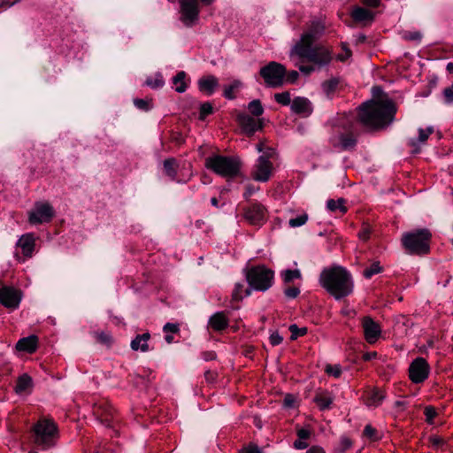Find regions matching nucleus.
Returning a JSON list of instances; mask_svg holds the SVG:
<instances>
[{"instance_id": "obj_1", "label": "nucleus", "mask_w": 453, "mask_h": 453, "mask_svg": "<svg viewBox=\"0 0 453 453\" xmlns=\"http://www.w3.org/2000/svg\"><path fill=\"white\" fill-rule=\"evenodd\" d=\"M395 111L390 100H370L358 107L357 122L368 130L383 129L392 123Z\"/></svg>"}, {"instance_id": "obj_2", "label": "nucleus", "mask_w": 453, "mask_h": 453, "mask_svg": "<svg viewBox=\"0 0 453 453\" xmlns=\"http://www.w3.org/2000/svg\"><path fill=\"white\" fill-rule=\"evenodd\" d=\"M319 283L336 300L349 296L354 289L350 273L340 265L325 268L319 275Z\"/></svg>"}, {"instance_id": "obj_3", "label": "nucleus", "mask_w": 453, "mask_h": 453, "mask_svg": "<svg viewBox=\"0 0 453 453\" xmlns=\"http://www.w3.org/2000/svg\"><path fill=\"white\" fill-rule=\"evenodd\" d=\"M290 57L307 60L320 68L331 62L332 51L323 45L312 47V44H295L290 50Z\"/></svg>"}, {"instance_id": "obj_4", "label": "nucleus", "mask_w": 453, "mask_h": 453, "mask_svg": "<svg viewBox=\"0 0 453 453\" xmlns=\"http://www.w3.org/2000/svg\"><path fill=\"white\" fill-rule=\"evenodd\" d=\"M431 237L432 234L428 229H418L404 233L402 236V243L409 254L424 255L430 250Z\"/></svg>"}, {"instance_id": "obj_5", "label": "nucleus", "mask_w": 453, "mask_h": 453, "mask_svg": "<svg viewBox=\"0 0 453 453\" xmlns=\"http://www.w3.org/2000/svg\"><path fill=\"white\" fill-rule=\"evenodd\" d=\"M205 166L220 176L233 178L240 173L241 161L238 157L215 155L205 159Z\"/></svg>"}, {"instance_id": "obj_6", "label": "nucleus", "mask_w": 453, "mask_h": 453, "mask_svg": "<svg viewBox=\"0 0 453 453\" xmlns=\"http://www.w3.org/2000/svg\"><path fill=\"white\" fill-rule=\"evenodd\" d=\"M274 273L265 266H256L250 269L246 273V279L250 288L245 289L246 296H250L251 289L265 291L273 284Z\"/></svg>"}, {"instance_id": "obj_7", "label": "nucleus", "mask_w": 453, "mask_h": 453, "mask_svg": "<svg viewBox=\"0 0 453 453\" xmlns=\"http://www.w3.org/2000/svg\"><path fill=\"white\" fill-rule=\"evenodd\" d=\"M35 443L43 449L52 447L58 438V428L50 419H40L34 426Z\"/></svg>"}, {"instance_id": "obj_8", "label": "nucleus", "mask_w": 453, "mask_h": 453, "mask_svg": "<svg viewBox=\"0 0 453 453\" xmlns=\"http://www.w3.org/2000/svg\"><path fill=\"white\" fill-rule=\"evenodd\" d=\"M259 74L266 86L279 88L285 82L286 68L283 65L272 61L260 69Z\"/></svg>"}, {"instance_id": "obj_9", "label": "nucleus", "mask_w": 453, "mask_h": 453, "mask_svg": "<svg viewBox=\"0 0 453 453\" xmlns=\"http://www.w3.org/2000/svg\"><path fill=\"white\" fill-rule=\"evenodd\" d=\"M180 21L186 27H193L198 21V0H180Z\"/></svg>"}, {"instance_id": "obj_10", "label": "nucleus", "mask_w": 453, "mask_h": 453, "mask_svg": "<svg viewBox=\"0 0 453 453\" xmlns=\"http://www.w3.org/2000/svg\"><path fill=\"white\" fill-rule=\"evenodd\" d=\"M53 217L54 209L48 202H36L28 212V221L33 225L50 222Z\"/></svg>"}, {"instance_id": "obj_11", "label": "nucleus", "mask_w": 453, "mask_h": 453, "mask_svg": "<svg viewBox=\"0 0 453 453\" xmlns=\"http://www.w3.org/2000/svg\"><path fill=\"white\" fill-rule=\"evenodd\" d=\"M410 379L414 383L423 382L428 376L429 365L423 357L412 361L409 368Z\"/></svg>"}, {"instance_id": "obj_12", "label": "nucleus", "mask_w": 453, "mask_h": 453, "mask_svg": "<svg viewBox=\"0 0 453 453\" xmlns=\"http://www.w3.org/2000/svg\"><path fill=\"white\" fill-rule=\"evenodd\" d=\"M273 173V164L266 157H259L252 171V178L257 181L265 182Z\"/></svg>"}, {"instance_id": "obj_13", "label": "nucleus", "mask_w": 453, "mask_h": 453, "mask_svg": "<svg viewBox=\"0 0 453 453\" xmlns=\"http://www.w3.org/2000/svg\"><path fill=\"white\" fill-rule=\"evenodd\" d=\"M21 300L20 291L12 287H3L0 288V303L9 309L18 308Z\"/></svg>"}, {"instance_id": "obj_14", "label": "nucleus", "mask_w": 453, "mask_h": 453, "mask_svg": "<svg viewBox=\"0 0 453 453\" xmlns=\"http://www.w3.org/2000/svg\"><path fill=\"white\" fill-rule=\"evenodd\" d=\"M325 26L320 21H312L300 40L296 44H313V42L324 33Z\"/></svg>"}, {"instance_id": "obj_15", "label": "nucleus", "mask_w": 453, "mask_h": 453, "mask_svg": "<svg viewBox=\"0 0 453 453\" xmlns=\"http://www.w3.org/2000/svg\"><path fill=\"white\" fill-rule=\"evenodd\" d=\"M245 219L252 225H260L265 221L266 209L259 203H254L244 211Z\"/></svg>"}, {"instance_id": "obj_16", "label": "nucleus", "mask_w": 453, "mask_h": 453, "mask_svg": "<svg viewBox=\"0 0 453 453\" xmlns=\"http://www.w3.org/2000/svg\"><path fill=\"white\" fill-rule=\"evenodd\" d=\"M237 121L242 132L249 136H252L256 131L263 128V122L261 119L256 120L245 113L239 114L237 116Z\"/></svg>"}, {"instance_id": "obj_17", "label": "nucleus", "mask_w": 453, "mask_h": 453, "mask_svg": "<svg viewBox=\"0 0 453 453\" xmlns=\"http://www.w3.org/2000/svg\"><path fill=\"white\" fill-rule=\"evenodd\" d=\"M362 325L365 340L369 343H374L381 333L380 325L370 317H365Z\"/></svg>"}, {"instance_id": "obj_18", "label": "nucleus", "mask_w": 453, "mask_h": 453, "mask_svg": "<svg viewBox=\"0 0 453 453\" xmlns=\"http://www.w3.org/2000/svg\"><path fill=\"white\" fill-rule=\"evenodd\" d=\"M291 110L296 114L309 115L311 112L312 108L311 102L307 98L297 96L294 98L291 103Z\"/></svg>"}, {"instance_id": "obj_19", "label": "nucleus", "mask_w": 453, "mask_h": 453, "mask_svg": "<svg viewBox=\"0 0 453 453\" xmlns=\"http://www.w3.org/2000/svg\"><path fill=\"white\" fill-rule=\"evenodd\" d=\"M334 396L326 390H318L316 392L314 402L321 411L329 409L333 403Z\"/></svg>"}, {"instance_id": "obj_20", "label": "nucleus", "mask_w": 453, "mask_h": 453, "mask_svg": "<svg viewBox=\"0 0 453 453\" xmlns=\"http://www.w3.org/2000/svg\"><path fill=\"white\" fill-rule=\"evenodd\" d=\"M38 345V338L36 335H30L20 339L16 344V349L19 351H26L33 353L36 350Z\"/></svg>"}, {"instance_id": "obj_21", "label": "nucleus", "mask_w": 453, "mask_h": 453, "mask_svg": "<svg viewBox=\"0 0 453 453\" xmlns=\"http://www.w3.org/2000/svg\"><path fill=\"white\" fill-rule=\"evenodd\" d=\"M218 85V79L213 75L203 77L198 81L200 91L208 95L212 94Z\"/></svg>"}, {"instance_id": "obj_22", "label": "nucleus", "mask_w": 453, "mask_h": 453, "mask_svg": "<svg viewBox=\"0 0 453 453\" xmlns=\"http://www.w3.org/2000/svg\"><path fill=\"white\" fill-rule=\"evenodd\" d=\"M32 387V378L28 374L24 373L18 378L14 390L18 395L27 394L31 391Z\"/></svg>"}, {"instance_id": "obj_23", "label": "nucleus", "mask_w": 453, "mask_h": 453, "mask_svg": "<svg viewBox=\"0 0 453 453\" xmlns=\"http://www.w3.org/2000/svg\"><path fill=\"white\" fill-rule=\"evenodd\" d=\"M150 339V334L149 333L136 335L131 342V349L134 351L141 350L142 352H147L149 350L148 342Z\"/></svg>"}, {"instance_id": "obj_24", "label": "nucleus", "mask_w": 453, "mask_h": 453, "mask_svg": "<svg viewBox=\"0 0 453 453\" xmlns=\"http://www.w3.org/2000/svg\"><path fill=\"white\" fill-rule=\"evenodd\" d=\"M351 16L355 21L364 23L372 22L374 18V15L371 11L362 7L355 8L351 13Z\"/></svg>"}, {"instance_id": "obj_25", "label": "nucleus", "mask_w": 453, "mask_h": 453, "mask_svg": "<svg viewBox=\"0 0 453 453\" xmlns=\"http://www.w3.org/2000/svg\"><path fill=\"white\" fill-rule=\"evenodd\" d=\"M25 256L31 257L35 248V239L32 234L22 235L18 242Z\"/></svg>"}, {"instance_id": "obj_26", "label": "nucleus", "mask_w": 453, "mask_h": 453, "mask_svg": "<svg viewBox=\"0 0 453 453\" xmlns=\"http://www.w3.org/2000/svg\"><path fill=\"white\" fill-rule=\"evenodd\" d=\"M434 133V127H428L426 128H419L418 129V138L412 139L410 142L411 146L414 148L413 153H418L419 151V149L418 148V143H424L429 137L431 134Z\"/></svg>"}, {"instance_id": "obj_27", "label": "nucleus", "mask_w": 453, "mask_h": 453, "mask_svg": "<svg viewBox=\"0 0 453 453\" xmlns=\"http://www.w3.org/2000/svg\"><path fill=\"white\" fill-rule=\"evenodd\" d=\"M210 326L217 331L223 330L228 325V319L224 312H217L210 319Z\"/></svg>"}, {"instance_id": "obj_28", "label": "nucleus", "mask_w": 453, "mask_h": 453, "mask_svg": "<svg viewBox=\"0 0 453 453\" xmlns=\"http://www.w3.org/2000/svg\"><path fill=\"white\" fill-rule=\"evenodd\" d=\"M326 207L332 212L340 211L342 213H345L347 211L345 199L343 198H339L337 200L329 199L326 203Z\"/></svg>"}, {"instance_id": "obj_29", "label": "nucleus", "mask_w": 453, "mask_h": 453, "mask_svg": "<svg viewBox=\"0 0 453 453\" xmlns=\"http://www.w3.org/2000/svg\"><path fill=\"white\" fill-rule=\"evenodd\" d=\"M384 397V395L379 389H373L366 400V404L368 406L377 407L381 403Z\"/></svg>"}, {"instance_id": "obj_30", "label": "nucleus", "mask_w": 453, "mask_h": 453, "mask_svg": "<svg viewBox=\"0 0 453 453\" xmlns=\"http://www.w3.org/2000/svg\"><path fill=\"white\" fill-rule=\"evenodd\" d=\"M185 72L181 71L179 72L173 79V84L176 85L175 90L178 93H183L187 88V85L185 83Z\"/></svg>"}, {"instance_id": "obj_31", "label": "nucleus", "mask_w": 453, "mask_h": 453, "mask_svg": "<svg viewBox=\"0 0 453 453\" xmlns=\"http://www.w3.org/2000/svg\"><path fill=\"white\" fill-rule=\"evenodd\" d=\"M356 144V139L352 135L349 134H342L340 136L338 146L342 150H349L353 148Z\"/></svg>"}, {"instance_id": "obj_32", "label": "nucleus", "mask_w": 453, "mask_h": 453, "mask_svg": "<svg viewBox=\"0 0 453 453\" xmlns=\"http://www.w3.org/2000/svg\"><path fill=\"white\" fill-rule=\"evenodd\" d=\"M177 163L174 158H168L164 161V170L165 173L173 179L176 175Z\"/></svg>"}, {"instance_id": "obj_33", "label": "nucleus", "mask_w": 453, "mask_h": 453, "mask_svg": "<svg viewBox=\"0 0 453 453\" xmlns=\"http://www.w3.org/2000/svg\"><path fill=\"white\" fill-rule=\"evenodd\" d=\"M339 80L336 78H332L328 81H324L322 84V88L326 96H330L337 88Z\"/></svg>"}, {"instance_id": "obj_34", "label": "nucleus", "mask_w": 453, "mask_h": 453, "mask_svg": "<svg viewBox=\"0 0 453 453\" xmlns=\"http://www.w3.org/2000/svg\"><path fill=\"white\" fill-rule=\"evenodd\" d=\"M248 109L250 112L256 117L262 115L264 112V108L258 99L251 101L248 105Z\"/></svg>"}, {"instance_id": "obj_35", "label": "nucleus", "mask_w": 453, "mask_h": 453, "mask_svg": "<svg viewBox=\"0 0 453 453\" xmlns=\"http://www.w3.org/2000/svg\"><path fill=\"white\" fill-rule=\"evenodd\" d=\"M382 271V267L380 265V262H373L370 267L366 268L363 274L366 279H370L374 274L380 273Z\"/></svg>"}, {"instance_id": "obj_36", "label": "nucleus", "mask_w": 453, "mask_h": 453, "mask_svg": "<svg viewBox=\"0 0 453 453\" xmlns=\"http://www.w3.org/2000/svg\"><path fill=\"white\" fill-rule=\"evenodd\" d=\"M291 332L290 339L296 340L299 336H303L307 334V327H298L296 324L290 325L288 327Z\"/></svg>"}, {"instance_id": "obj_37", "label": "nucleus", "mask_w": 453, "mask_h": 453, "mask_svg": "<svg viewBox=\"0 0 453 453\" xmlns=\"http://www.w3.org/2000/svg\"><path fill=\"white\" fill-rule=\"evenodd\" d=\"M94 413L101 419V422H107L108 418L107 417L104 418V415H111V411L106 407L103 406L102 404H98L95 406Z\"/></svg>"}, {"instance_id": "obj_38", "label": "nucleus", "mask_w": 453, "mask_h": 453, "mask_svg": "<svg viewBox=\"0 0 453 453\" xmlns=\"http://www.w3.org/2000/svg\"><path fill=\"white\" fill-rule=\"evenodd\" d=\"M308 220V214L303 213L299 216H297L295 219H290L288 221V225L290 227H299L301 226H303Z\"/></svg>"}, {"instance_id": "obj_39", "label": "nucleus", "mask_w": 453, "mask_h": 453, "mask_svg": "<svg viewBox=\"0 0 453 453\" xmlns=\"http://www.w3.org/2000/svg\"><path fill=\"white\" fill-rule=\"evenodd\" d=\"M274 99L278 104L282 105H288L292 103L290 93L288 91L275 94Z\"/></svg>"}, {"instance_id": "obj_40", "label": "nucleus", "mask_w": 453, "mask_h": 453, "mask_svg": "<svg viewBox=\"0 0 453 453\" xmlns=\"http://www.w3.org/2000/svg\"><path fill=\"white\" fill-rule=\"evenodd\" d=\"M285 283L291 282L294 279L301 278V273L299 270H286L282 273Z\"/></svg>"}, {"instance_id": "obj_41", "label": "nucleus", "mask_w": 453, "mask_h": 453, "mask_svg": "<svg viewBox=\"0 0 453 453\" xmlns=\"http://www.w3.org/2000/svg\"><path fill=\"white\" fill-rule=\"evenodd\" d=\"M145 83L147 86L156 88L164 85V80L160 74H157L154 78H148Z\"/></svg>"}, {"instance_id": "obj_42", "label": "nucleus", "mask_w": 453, "mask_h": 453, "mask_svg": "<svg viewBox=\"0 0 453 453\" xmlns=\"http://www.w3.org/2000/svg\"><path fill=\"white\" fill-rule=\"evenodd\" d=\"M424 413L426 416V421L428 424H433V419L438 415V412L433 406H426L424 410Z\"/></svg>"}, {"instance_id": "obj_43", "label": "nucleus", "mask_w": 453, "mask_h": 453, "mask_svg": "<svg viewBox=\"0 0 453 453\" xmlns=\"http://www.w3.org/2000/svg\"><path fill=\"white\" fill-rule=\"evenodd\" d=\"M325 371L326 373L333 375L335 378H339L342 374V368L339 365H327Z\"/></svg>"}, {"instance_id": "obj_44", "label": "nucleus", "mask_w": 453, "mask_h": 453, "mask_svg": "<svg viewBox=\"0 0 453 453\" xmlns=\"http://www.w3.org/2000/svg\"><path fill=\"white\" fill-rule=\"evenodd\" d=\"M212 112V105L210 103H204L200 107V119H204L205 117Z\"/></svg>"}, {"instance_id": "obj_45", "label": "nucleus", "mask_w": 453, "mask_h": 453, "mask_svg": "<svg viewBox=\"0 0 453 453\" xmlns=\"http://www.w3.org/2000/svg\"><path fill=\"white\" fill-rule=\"evenodd\" d=\"M365 436L370 438L372 441H377L380 438L377 436V431L371 425H367L364 430Z\"/></svg>"}, {"instance_id": "obj_46", "label": "nucleus", "mask_w": 453, "mask_h": 453, "mask_svg": "<svg viewBox=\"0 0 453 453\" xmlns=\"http://www.w3.org/2000/svg\"><path fill=\"white\" fill-rule=\"evenodd\" d=\"M242 288H243V285L241 283H237L235 285V288L232 294V299L234 301H241L243 298V296L242 295Z\"/></svg>"}, {"instance_id": "obj_47", "label": "nucleus", "mask_w": 453, "mask_h": 453, "mask_svg": "<svg viewBox=\"0 0 453 453\" xmlns=\"http://www.w3.org/2000/svg\"><path fill=\"white\" fill-rule=\"evenodd\" d=\"M422 35L418 31L413 32H405L403 35V38L409 41H420Z\"/></svg>"}, {"instance_id": "obj_48", "label": "nucleus", "mask_w": 453, "mask_h": 453, "mask_svg": "<svg viewBox=\"0 0 453 453\" xmlns=\"http://www.w3.org/2000/svg\"><path fill=\"white\" fill-rule=\"evenodd\" d=\"M303 61L301 60V62L299 64H296V65L298 66L299 70L306 74V75H309L310 73H311L313 71H315V66L314 65H302Z\"/></svg>"}, {"instance_id": "obj_49", "label": "nucleus", "mask_w": 453, "mask_h": 453, "mask_svg": "<svg viewBox=\"0 0 453 453\" xmlns=\"http://www.w3.org/2000/svg\"><path fill=\"white\" fill-rule=\"evenodd\" d=\"M296 397L293 395L288 394L283 400V405L286 408H293L295 406Z\"/></svg>"}, {"instance_id": "obj_50", "label": "nucleus", "mask_w": 453, "mask_h": 453, "mask_svg": "<svg viewBox=\"0 0 453 453\" xmlns=\"http://www.w3.org/2000/svg\"><path fill=\"white\" fill-rule=\"evenodd\" d=\"M96 338L100 342L106 345H109L111 342V335L104 332L96 334Z\"/></svg>"}, {"instance_id": "obj_51", "label": "nucleus", "mask_w": 453, "mask_h": 453, "mask_svg": "<svg viewBox=\"0 0 453 453\" xmlns=\"http://www.w3.org/2000/svg\"><path fill=\"white\" fill-rule=\"evenodd\" d=\"M284 293L288 298H296L299 295L300 290L296 287H290L286 288Z\"/></svg>"}, {"instance_id": "obj_52", "label": "nucleus", "mask_w": 453, "mask_h": 453, "mask_svg": "<svg viewBox=\"0 0 453 453\" xmlns=\"http://www.w3.org/2000/svg\"><path fill=\"white\" fill-rule=\"evenodd\" d=\"M299 77V73L296 71H291L288 73H286L285 81L288 83H295Z\"/></svg>"}, {"instance_id": "obj_53", "label": "nucleus", "mask_w": 453, "mask_h": 453, "mask_svg": "<svg viewBox=\"0 0 453 453\" xmlns=\"http://www.w3.org/2000/svg\"><path fill=\"white\" fill-rule=\"evenodd\" d=\"M443 95L447 103H453V84L444 89Z\"/></svg>"}, {"instance_id": "obj_54", "label": "nucleus", "mask_w": 453, "mask_h": 453, "mask_svg": "<svg viewBox=\"0 0 453 453\" xmlns=\"http://www.w3.org/2000/svg\"><path fill=\"white\" fill-rule=\"evenodd\" d=\"M269 340L272 345L276 346L281 343L283 339L277 332H274L270 335Z\"/></svg>"}, {"instance_id": "obj_55", "label": "nucleus", "mask_w": 453, "mask_h": 453, "mask_svg": "<svg viewBox=\"0 0 453 453\" xmlns=\"http://www.w3.org/2000/svg\"><path fill=\"white\" fill-rule=\"evenodd\" d=\"M164 331L165 333H177L179 332V325L178 324H173V323H167L164 326Z\"/></svg>"}, {"instance_id": "obj_56", "label": "nucleus", "mask_w": 453, "mask_h": 453, "mask_svg": "<svg viewBox=\"0 0 453 453\" xmlns=\"http://www.w3.org/2000/svg\"><path fill=\"white\" fill-rule=\"evenodd\" d=\"M237 87L236 84L230 85L225 88L224 96L228 99L234 98V90Z\"/></svg>"}, {"instance_id": "obj_57", "label": "nucleus", "mask_w": 453, "mask_h": 453, "mask_svg": "<svg viewBox=\"0 0 453 453\" xmlns=\"http://www.w3.org/2000/svg\"><path fill=\"white\" fill-rule=\"evenodd\" d=\"M340 445H341V450L344 451V450H346V449H348L349 448L351 447L352 442H351L349 438H348V437H342L341 441H340Z\"/></svg>"}, {"instance_id": "obj_58", "label": "nucleus", "mask_w": 453, "mask_h": 453, "mask_svg": "<svg viewBox=\"0 0 453 453\" xmlns=\"http://www.w3.org/2000/svg\"><path fill=\"white\" fill-rule=\"evenodd\" d=\"M370 234L371 229L369 228V226H364V228L358 233V237L363 241H366L369 238Z\"/></svg>"}, {"instance_id": "obj_59", "label": "nucleus", "mask_w": 453, "mask_h": 453, "mask_svg": "<svg viewBox=\"0 0 453 453\" xmlns=\"http://www.w3.org/2000/svg\"><path fill=\"white\" fill-rule=\"evenodd\" d=\"M297 435H298L299 439L305 440L310 437L311 432L307 429L301 428V429H298Z\"/></svg>"}, {"instance_id": "obj_60", "label": "nucleus", "mask_w": 453, "mask_h": 453, "mask_svg": "<svg viewBox=\"0 0 453 453\" xmlns=\"http://www.w3.org/2000/svg\"><path fill=\"white\" fill-rule=\"evenodd\" d=\"M429 441L434 446H440L443 445L445 443L444 440L441 437L439 436H431L429 438Z\"/></svg>"}, {"instance_id": "obj_61", "label": "nucleus", "mask_w": 453, "mask_h": 453, "mask_svg": "<svg viewBox=\"0 0 453 453\" xmlns=\"http://www.w3.org/2000/svg\"><path fill=\"white\" fill-rule=\"evenodd\" d=\"M342 49L345 51V53L342 54V55H339L337 57V58L340 61H344V60H346L347 58H349L351 56V51L345 46V44H343Z\"/></svg>"}, {"instance_id": "obj_62", "label": "nucleus", "mask_w": 453, "mask_h": 453, "mask_svg": "<svg viewBox=\"0 0 453 453\" xmlns=\"http://www.w3.org/2000/svg\"><path fill=\"white\" fill-rule=\"evenodd\" d=\"M342 49L345 51V53L342 54V55H339L337 57V58L340 61H344V60H346L347 58H349L351 56V51L345 46V44H343Z\"/></svg>"}, {"instance_id": "obj_63", "label": "nucleus", "mask_w": 453, "mask_h": 453, "mask_svg": "<svg viewBox=\"0 0 453 453\" xmlns=\"http://www.w3.org/2000/svg\"><path fill=\"white\" fill-rule=\"evenodd\" d=\"M263 152H264V154L261 157H266V158L268 160H270V158L273 157V156L275 154L274 150L270 147H266Z\"/></svg>"}, {"instance_id": "obj_64", "label": "nucleus", "mask_w": 453, "mask_h": 453, "mask_svg": "<svg viewBox=\"0 0 453 453\" xmlns=\"http://www.w3.org/2000/svg\"><path fill=\"white\" fill-rule=\"evenodd\" d=\"M242 453H262L260 449L256 445H250L248 448H246Z\"/></svg>"}]
</instances>
